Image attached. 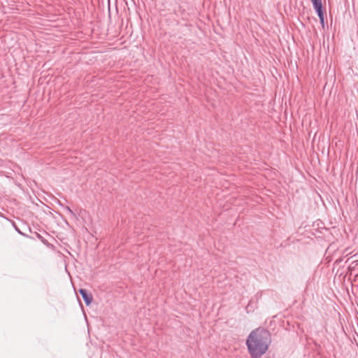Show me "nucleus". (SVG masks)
Returning <instances> with one entry per match:
<instances>
[{
    "label": "nucleus",
    "instance_id": "20e7f679",
    "mask_svg": "<svg viewBox=\"0 0 358 358\" xmlns=\"http://www.w3.org/2000/svg\"><path fill=\"white\" fill-rule=\"evenodd\" d=\"M349 268L352 271H355L358 268V260L353 261L349 266Z\"/></svg>",
    "mask_w": 358,
    "mask_h": 358
},
{
    "label": "nucleus",
    "instance_id": "f257e3e1",
    "mask_svg": "<svg viewBox=\"0 0 358 358\" xmlns=\"http://www.w3.org/2000/svg\"><path fill=\"white\" fill-rule=\"evenodd\" d=\"M271 343V334L264 328H257L250 332L246 345L252 358H259L268 350Z\"/></svg>",
    "mask_w": 358,
    "mask_h": 358
},
{
    "label": "nucleus",
    "instance_id": "0eeeda50",
    "mask_svg": "<svg viewBox=\"0 0 358 358\" xmlns=\"http://www.w3.org/2000/svg\"><path fill=\"white\" fill-rule=\"evenodd\" d=\"M131 2H132L135 6H137V5L136 4V1H131Z\"/></svg>",
    "mask_w": 358,
    "mask_h": 358
},
{
    "label": "nucleus",
    "instance_id": "7ed1b4c3",
    "mask_svg": "<svg viewBox=\"0 0 358 358\" xmlns=\"http://www.w3.org/2000/svg\"><path fill=\"white\" fill-rule=\"evenodd\" d=\"M79 293L81 294V296L87 306L90 305L92 303V295L91 293H89L85 289H80Z\"/></svg>",
    "mask_w": 358,
    "mask_h": 358
},
{
    "label": "nucleus",
    "instance_id": "39448f33",
    "mask_svg": "<svg viewBox=\"0 0 358 358\" xmlns=\"http://www.w3.org/2000/svg\"><path fill=\"white\" fill-rule=\"evenodd\" d=\"M63 208L68 213L69 215L71 217H76L75 213L71 210V209L69 206H64Z\"/></svg>",
    "mask_w": 358,
    "mask_h": 358
},
{
    "label": "nucleus",
    "instance_id": "f03ea898",
    "mask_svg": "<svg viewBox=\"0 0 358 358\" xmlns=\"http://www.w3.org/2000/svg\"><path fill=\"white\" fill-rule=\"evenodd\" d=\"M313 3V7L317 13V15L320 18V23L324 25V11L323 9L322 1H312Z\"/></svg>",
    "mask_w": 358,
    "mask_h": 358
},
{
    "label": "nucleus",
    "instance_id": "423d86ee",
    "mask_svg": "<svg viewBox=\"0 0 358 358\" xmlns=\"http://www.w3.org/2000/svg\"><path fill=\"white\" fill-rule=\"evenodd\" d=\"M108 8L109 16H110V1H108Z\"/></svg>",
    "mask_w": 358,
    "mask_h": 358
}]
</instances>
